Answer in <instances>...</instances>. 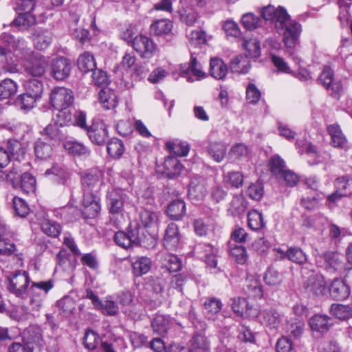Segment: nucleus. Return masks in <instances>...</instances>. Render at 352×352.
I'll use <instances>...</instances> for the list:
<instances>
[{"instance_id": "1", "label": "nucleus", "mask_w": 352, "mask_h": 352, "mask_svg": "<svg viewBox=\"0 0 352 352\" xmlns=\"http://www.w3.org/2000/svg\"><path fill=\"white\" fill-rule=\"evenodd\" d=\"M0 60L4 61V72H19V61H25V72L34 77L42 76L48 66V60L44 56H35L24 39L15 38L12 35L3 33L0 38Z\"/></svg>"}, {"instance_id": "2", "label": "nucleus", "mask_w": 352, "mask_h": 352, "mask_svg": "<svg viewBox=\"0 0 352 352\" xmlns=\"http://www.w3.org/2000/svg\"><path fill=\"white\" fill-rule=\"evenodd\" d=\"M25 148L17 140H9L6 148L0 146V166L6 167L11 160V157L16 161L24 158Z\"/></svg>"}, {"instance_id": "3", "label": "nucleus", "mask_w": 352, "mask_h": 352, "mask_svg": "<svg viewBox=\"0 0 352 352\" xmlns=\"http://www.w3.org/2000/svg\"><path fill=\"white\" fill-rule=\"evenodd\" d=\"M107 203L112 215L122 214L124 206L130 203V199L124 190L113 188L107 194Z\"/></svg>"}, {"instance_id": "4", "label": "nucleus", "mask_w": 352, "mask_h": 352, "mask_svg": "<svg viewBox=\"0 0 352 352\" xmlns=\"http://www.w3.org/2000/svg\"><path fill=\"white\" fill-rule=\"evenodd\" d=\"M258 315L261 324L272 332H276L283 322V316L273 307L261 309Z\"/></svg>"}, {"instance_id": "5", "label": "nucleus", "mask_w": 352, "mask_h": 352, "mask_svg": "<svg viewBox=\"0 0 352 352\" xmlns=\"http://www.w3.org/2000/svg\"><path fill=\"white\" fill-rule=\"evenodd\" d=\"M9 284L8 289L16 296H23L27 292L30 283L28 273L25 271H17L8 277Z\"/></svg>"}, {"instance_id": "6", "label": "nucleus", "mask_w": 352, "mask_h": 352, "mask_svg": "<svg viewBox=\"0 0 352 352\" xmlns=\"http://www.w3.org/2000/svg\"><path fill=\"white\" fill-rule=\"evenodd\" d=\"M23 341L32 352H41L44 347L41 329L38 326H30L24 331Z\"/></svg>"}, {"instance_id": "7", "label": "nucleus", "mask_w": 352, "mask_h": 352, "mask_svg": "<svg viewBox=\"0 0 352 352\" xmlns=\"http://www.w3.org/2000/svg\"><path fill=\"white\" fill-rule=\"evenodd\" d=\"M50 102L56 109L70 108L74 102L73 92L65 87L54 88L51 93Z\"/></svg>"}, {"instance_id": "8", "label": "nucleus", "mask_w": 352, "mask_h": 352, "mask_svg": "<svg viewBox=\"0 0 352 352\" xmlns=\"http://www.w3.org/2000/svg\"><path fill=\"white\" fill-rule=\"evenodd\" d=\"M72 63L65 57H57L51 62L50 73L57 80H64L70 74Z\"/></svg>"}, {"instance_id": "9", "label": "nucleus", "mask_w": 352, "mask_h": 352, "mask_svg": "<svg viewBox=\"0 0 352 352\" xmlns=\"http://www.w3.org/2000/svg\"><path fill=\"white\" fill-rule=\"evenodd\" d=\"M305 292L312 297L323 296L326 288L327 283L324 277L318 274L310 276L304 284Z\"/></svg>"}, {"instance_id": "10", "label": "nucleus", "mask_w": 352, "mask_h": 352, "mask_svg": "<svg viewBox=\"0 0 352 352\" xmlns=\"http://www.w3.org/2000/svg\"><path fill=\"white\" fill-rule=\"evenodd\" d=\"M318 80L332 96L339 94L342 91L341 82L333 78V72L329 66L324 67Z\"/></svg>"}, {"instance_id": "11", "label": "nucleus", "mask_w": 352, "mask_h": 352, "mask_svg": "<svg viewBox=\"0 0 352 352\" xmlns=\"http://www.w3.org/2000/svg\"><path fill=\"white\" fill-rule=\"evenodd\" d=\"M133 47L142 57L145 58L153 56L156 50V45L153 41L143 35L136 36L133 38Z\"/></svg>"}, {"instance_id": "12", "label": "nucleus", "mask_w": 352, "mask_h": 352, "mask_svg": "<svg viewBox=\"0 0 352 352\" xmlns=\"http://www.w3.org/2000/svg\"><path fill=\"white\" fill-rule=\"evenodd\" d=\"M335 186L336 191L327 197V200L331 203L336 202L350 192L352 189V179L348 176L338 177L335 181Z\"/></svg>"}, {"instance_id": "13", "label": "nucleus", "mask_w": 352, "mask_h": 352, "mask_svg": "<svg viewBox=\"0 0 352 352\" xmlns=\"http://www.w3.org/2000/svg\"><path fill=\"white\" fill-rule=\"evenodd\" d=\"M87 133L91 141L98 145L104 144L108 138L107 126L102 121L93 123L87 129Z\"/></svg>"}, {"instance_id": "14", "label": "nucleus", "mask_w": 352, "mask_h": 352, "mask_svg": "<svg viewBox=\"0 0 352 352\" xmlns=\"http://www.w3.org/2000/svg\"><path fill=\"white\" fill-rule=\"evenodd\" d=\"M132 273L135 276H142L151 269L152 261L144 256H136L130 258Z\"/></svg>"}, {"instance_id": "15", "label": "nucleus", "mask_w": 352, "mask_h": 352, "mask_svg": "<svg viewBox=\"0 0 352 352\" xmlns=\"http://www.w3.org/2000/svg\"><path fill=\"white\" fill-rule=\"evenodd\" d=\"M331 318L325 314H315L309 320V324L313 331L326 333L332 326Z\"/></svg>"}, {"instance_id": "16", "label": "nucleus", "mask_w": 352, "mask_h": 352, "mask_svg": "<svg viewBox=\"0 0 352 352\" xmlns=\"http://www.w3.org/2000/svg\"><path fill=\"white\" fill-rule=\"evenodd\" d=\"M180 234L177 225L171 223L168 225L163 239L164 246L170 250H175L179 243Z\"/></svg>"}, {"instance_id": "17", "label": "nucleus", "mask_w": 352, "mask_h": 352, "mask_svg": "<svg viewBox=\"0 0 352 352\" xmlns=\"http://www.w3.org/2000/svg\"><path fill=\"white\" fill-rule=\"evenodd\" d=\"M318 266L327 270L336 271L341 266V260L339 254L333 252H328L316 258Z\"/></svg>"}, {"instance_id": "18", "label": "nucleus", "mask_w": 352, "mask_h": 352, "mask_svg": "<svg viewBox=\"0 0 352 352\" xmlns=\"http://www.w3.org/2000/svg\"><path fill=\"white\" fill-rule=\"evenodd\" d=\"M261 14L265 20L274 21L276 27L282 25L284 19L287 18V12L283 8H275L270 5L263 8Z\"/></svg>"}, {"instance_id": "19", "label": "nucleus", "mask_w": 352, "mask_h": 352, "mask_svg": "<svg viewBox=\"0 0 352 352\" xmlns=\"http://www.w3.org/2000/svg\"><path fill=\"white\" fill-rule=\"evenodd\" d=\"M8 231L5 223L0 219V254L10 256L16 251L14 243L8 238Z\"/></svg>"}, {"instance_id": "20", "label": "nucleus", "mask_w": 352, "mask_h": 352, "mask_svg": "<svg viewBox=\"0 0 352 352\" xmlns=\"http://www.w3.org/2000/svg\"><path fill=\"white\" fill-rule=\"evenodd\" d=\"M329 294L334 300H345L350 294L349 287L344 280L336 278L330 285Z\"/></svg>"}, {"instance_id": "21", "label": "nucleus", "mask_w": 352, "mask_h": 352, "mask_svg": "<svg viewBox=\"0 0 352 352\" xmlns=\"http://www.w3.org/2000/svg\"><path fill=\"white\" fill-rule=\"evenodd\" d=\"M327 131L331 138V144L334 147L347 150L349 145L345 135L339 125L333 124L327 127Z\"/></svg>"}, {"instance_id": "22", "label": "nucleus", "mask_w": 352, "mask_h": 352, "mask_svg": "<svg viewBox=\"0 0 352 352\" xmlns=\"http://www.w3.org/2000/svg\"><path fill=\"white\" fill-rule=\"evenodd\" d=\"M277 252L280 254V258L282 259L287 258L293 263L302 265L307 261V254L300 248L292 247L286 252L277 249Z\"/></svg>"}, {"instance_id": "23", "label": "nucleus", "mask_w": 352, "mask_h": 352, "mask_svg": "<svg viewBox=\"0 0 352 352\" xmlns=\"http://www.w3.org/2000/svg\"><path fill=\"white\" fill-rule=\"evenodd\" d=\"M232 309L234 313L241 317H256L258 316V311L249 307L247 300L243 298L233 299Z\"/></svg>"}, {"instance_id": "24", "label": "nucleus", "mask_w": 352, "mask_h": 352, "mask_svg": "<svg viewBox=\"0 0 352 352\" xmlns=\"http://www.w3.org/2000/svg\"><path fill=\"white\" fill-rule=\"evenodd\" d=\"M82 213L87 218H94L99 213L100 206L92 193L85 194L82 199Z\"/></svg>"}, {"instance_id": "25", "label": "nucleus", "mask_w": 352, "mask_h": 352, "mask_svg": "<svg viewBox=\"0 0 352 352\" xmlns=\"http://www.w3.org/2000/svg\"><path fill=\"white\" fill-rule=\"evenodd\" d=\"M54 144L47 142V139L38 138L34 143V153L36 157L41 160H47L53 154Z\"/></svg>"}, {"instance_id": "26", "label": "nucleus", "mask_w": 352, "mask_h": 352, "mask_svg": "<svg viewBox=\"0 0 352 352\" xmlns=\"http://www.w3.org/2000/svg\"><path fill=\"white\" fill-rule=\"evenodd\" d=\"M244 290L250 297L261 298L263 296V286L258 278L248 276L244 285Z\"/></svg>"}, {"instance_id": "27", "label": "nucleus", "mask_w": 352, "mask_h": 352, "mask_svg": "<svg viewBox=\"0 0 352 352\" xmlns=\"http://www.w3.org/2000/svg\"><path fill=\"white\" fill-rule=\"evenodd\" d=\"M228 66L219 58H212L210 59V74L211 76L217 80H223L228 74Z\"/></svg>"}, {"instance_id": "28", "label": "nucleus", "mask_w": 352, "mask_h": 352, "mask_svg": "<svg viewBox=\"0 0 352 352\" xmlns=\"http://www.w3.org/2000/svg\"><path fill=\"white\" fill-rule=\"evenodd\" d=\"M207 151L213 160L219 163L222 162L226 157L227 146L223 142H213L208 144Z\"/></svg>"}, {"instance_id": "29", "label": "nucleus", "mask_w": 352, "mask_h": 352, "mask_svg": "<svg viewBox=\"0 0 352 352\" xmlns=\"http://www.w3.org/2000/svg\"><path fill=\"white\" fill-rule=\"evenodd\" d=\"M167 215L173 220H179L186 214V204L182 199L173 201L166 210Z\"/></svg>"}, {"instance_id": "30", "label": "nucleus", "mask_w": 352, "mask_h": 352, "mask_svg": "<svg viewBox=\"0 0 352 352\" xmlns=\"http://www.w3.org/2000/svg\"><path fill=\"white\" fill-rule=\"evenodd\" d=\"M222 303L220 300L216 298H210L204 303V314L206 317L212 320H215L217 315L220 313Z\"/></svg>"}, {"instance_id": "31", "label": "nucleus", "mask_w": 352, "mask_h": 352, "mask_svg": "<svg viewBox=\"0 0 352 352\" xmlns=\"http://www.w3.org/2000/svg\"><path fill=\"white\" fill-rule=\"evenodd\" d=\"M276 28L278 30H283V36H299L301 32V25L300 23L292 21L287 13V18L284 19L282 25H277Z\"/></svg>"}, {"instance_id": "32", "label": "nucleus", "mask_w": 352, "mask_h": 352, "mask_svg": "<svg viewBox=\"0 0 352 352\" xmlns=\"http://www.w3.org/2000/svg\"><path fill=\"white\" fill-rule=\"evenodd\" d=\"M164 173L169 178H174L181 174L183 166L175 157H167L164 162Z\"/></svg>"}, {"instance_id": "33", "label": "nucleus", "mask_w": 352, "mask_h": 352, "mask_svg": "<svg viewBox=\"0 0 352 352\" xmlns=\"http://www.w3.org/2000/svg\"><path fill=\"white\" fill-rule=\"evenodd\" d=\"M250 67V60L246 56H237L230 62V69L234 73L245 74L249 72Z\"/></svg>"}, {"instance_id": "34", "label": "nucleus", "mask_w": 352, "mask_h": 352, "mask_svg": "<svg viewBox=\"0 0 352 352\" xmlns=\"http://www.w3.org/2000/svg\"><path fill=\"white\" fill-rule=\"evenodd\" d=\"M34 43L40 50L47 48L52 41V34L48 30H36L34 34Z\"/></svg>"}, {"instance_id": "35", "label": "nucleus", "mask_w": 352, "mask_h": 352, "mask_svg": "<svg viewBox=\"0 0 352 352\" xmlns=\"http://www.w3.org/2000/svg\"><path fill=\"white\" fill-rule=\"evenodd\" d=\"M102 173L98 170H94L87 173L82 178V184L87 191H91L98 188L101 184Z\"/></svg>"}, {"instance_id": "36", "label": "nucleus", "mask_w": 352, "mask_h": 352, "mask_svg": "<svg viewBox=\"0 0 352 352\" xmlns=\"http://www.w3.org/2000/svg\"><path fill=\"white\" fill-rule=\"evenodd\" d=\"M18 89L17 83L10 78H6L0 82V98L8 99L14 96Z\"/></svg>"}, {"instance_id": "37", "label": "nucleus", "mask_w": 352, "mask_h": 352, "mask_svg": "<svg viewBox=\"0 0 352 352\" xmlns=\"http://www.w3.org/2000/svg\"><path fill=\"white\" fill-rule=\"evenodd\" d=\"M63 146L65 149L74 156H87L90 153L87 146L75 140L66 141Z\"/></svg>"}, {"instance_id": "38", "label": "nucleus", "mask_w": 352, "mask_h": 352, "mask_svg": "<svg viewBox=\"0 0 352 352\" xmlns=\"http://www.w3.org/2000/svg\"><path fill=\"white\" fill-rule=\"evenodd\" d=\"M190 352H210V344L204 335H196L192 338Z\"/></svg>"}, {"instance_id": "39", "label": "nucleus", "mask_w": 352, "mask_h": 352, "mask_svg": "<svg viewBox=\"0 0 352 352\" xmlns=\"http://www.w3.org/2000/svg\"><path fill=\"white\" fill-rule=\"evenodd\" d=\"M77 65L80 71L86 73L94 71L96 69V63L91 54L84 52L78 57Z\"/></svg>"}, {"instance_id": "40", "label": "nucleus", "mask_w": 352, "mask_h": 352, "mask_svg": "<svg viewBox=\"0 0 352 352\" xmlns=\"http://www.w3.org/2000/svg\"><path fill=\"white\" fill-rule=\"evenodd\" d=\"M173 23L167 19L155 21L151 25V32L155 36L166 35L170 33Z\"/></svg>"}, {"instance_id": "41", "label": "nucleus", "mask_w": 352, "mask_h": 352, "mask_svg": "<svg viewBox=\"0 0 352 352\" xmlns=\"http://www.w3.org/2000/svg\"><path fill=\"white\" fill-rule=\"evenodd\" d=\"M98 98L103 107L107 109L114 108L117 105L116 97L109 88H102L98 93Z\"/></svg>"}, {"instance_id": "42", "label": "nucleus", "mask_w": 352, "mask_h": 352, "mask_svg": "<svg viewBox=\"0 0 352 352\" xmlns=\"http://www.w3.org/2000/svg\"><path fill=\"white\" fill-rule=\"evenodd\" d=\"M166 147L170 152L178 156H186L188 154L190 147L187 142L179 140L168 141Z\"/></svg>"}, {"instance_id": "43", "label": "nucleus", "mask_w": 352, "mask_h": 352, "mask_svg": "<svg viewBox=\"0 0 352 352\" xmlns=\"http://www.w3.org/2000/svg\"><path fill=\"white\" fill-rule=\"evenodd\" d=\"M159 220V213L152 212L148 210H142L139 214V222L142 226L151 228L157 224Z\"/></svg>"}, {"instance_id": "44", "label": "nucleus", "mask_w": 352, "mask_h": 352, "mask_svg": "<svg viewBox=\"0 0 352 352\" xmlns=\"http://www.w3.org/2000/svg\"><path fill=\"white\" fill-rule=\"evenodd\" d=\"M162 264L170 272H175L181 270L182 262L180 259L174 254H165L162 257Z\"/></svg>"}, {"instance_id": "45", "label": "nucleus", "mask_w": 352, "mask_h": 352, "mask_svg": "<svg viewBox=\"0 0 352 352\" xmlns=\"http://www.w3.org/2000/svg\"><path fill=\"white\" fill-rule=\"evenodd\" d=\"M170 327V320L162 314H157L152 321V327L156 333L163 336L166 333Z\"/></svg>"}, {"instance_id": "46", "label": "nucleus", "mask_w": 352, "mask_h": 352, "mask_svg": "<svg viewBox=\"0 0 352 352\" xmlns=\"http://www.w3.org/2000/svg\"><path fill=\"white\" fill-rule=\"evenodd\" d=\"M128 234L131 238L133 245H138L141 243L145 236V230L138 222L131 223L128 229Z\"/></svg>"}, {"instance_id": "47", "label": "nucleus", "mask_w": 352, "mask_h": 352, "mask_svg": "<svg viewBox=\"0 0 352 352\" xmlns=\"http://www.w3.org/2000/svg\"><path fill=\"white\" fill-rule=\"evenodd\" d=\"M249 149L242 143L233 145L228 153L229 158L232 160H241L248 157Z\"/></svg>"}, {"instance_id": "48", "label": "nucleus", "mask_w": 352, "mask_h": 352, "mask_svg": "<svg viewBox=\"0 0 352 352\" xmlns=\"http://www.w3.org/2000/svg\"><path fill=\"white\" fill-rule=\"evenodd\" d=\"M54 119V123L59 126H68L73 124V114L70 108L59 109Z\"/></svg>"}, {"instance_id": "49", "label": "nucleus", "mask_w": 352, "mask_h": 352, "mask_svg": "<svg viewBox=\"0 0 352 352\" xmlns=\"http://www.w3.org/2000/svg\"><path fill=\"white\" fill-rule=\"evenodd\" d=\"M43 232L52 237L58 236L61 232L60 226L53 220L45 219L41 223Z\"/></svg>"}, {"instance_id": "50", "label": "nucleus", "mask_w": 352, "mask_h": 352, "mask_svg": "<svg viewBox=\"0 0 352 352\" xmlns=\"http://www.w3.org/2000/svg\"><path fill=\"white\" fill-rule=\"evenodd\" d=\"M330 311L332 315L340 320H347L352 316V309L349 305L333 304Z\"/></svg>"}, {"instance_id": "51", "label": "nucleus", "mask_w": 352, "mask_h": 352, "mask_svg": "<svg viewBox=\"0 0 352 352\" xmlns=\"http://www.w3.org/2000/svg\"><path fill=\"white\" fill-rule=\"evenodd\" d=\"M230 254L232 258L239 264L243 265L248 260L246 249L241 245L230 244Z\"/></svg>"}, {"instance_id": "52", "label": "nucleus", "mask_w": 352, "mask_h": 352, "mask_svg": "<svg viewBox=\"0 0 352 352\" xmlns=\"http://www.w3.org/2000/svg\"><path fill=\"white\" fill-rule=\"evenodd\" d=\"M107 152L113 158H120L124 151L123 142L118 139H111L107 144Z\"/></svg>"}, {"instance_id": "53", "label": "nucleus", "mask_w": 352, "mask_h": 352, "mask_svg": "<svg viewBox=\"0 0 352 352\" xmlns=\"http://www.w3.org/2000/svg\"><path fill=\"white\" fill-rule=\"evenodd\" d=\"M249 227L253 230H258L264 226L263 215L256 210H250L248 214Z\"/></svg>"}, {"instance_id": "54", "label": "nucleus", "mask_w": 352, "mask_h": 352, "mask_svg": "<svg viewBox=\"0 0 352 352\" xmlns=\"http://www.w3.org/2000/svg\"><path fill=\"white\" fill-rule=\"evenodd\" d=\"M36 186V180L34 177L28 173L21 175L19 179V186L22 191L25 193L34 192Z\"/></svg>"}, {"instance_id": "55", "label": "nucleus", "mask_w": 352, "mask_h": 352, "mask_svg": "<svg viewBox=\"0 0 352 352\" xmlns=\"http://www.w3.org/2000/svg\"><path fill=\"white\" fill-rule=\"evenodd\" d=\"M270 169L272 173L277 177H280V175L287 169L285 162L278 155H274L270 160Z\"/></svg>"}, {"instance_id": "56", "label": "nucleus", "mask_w": 352, "mask_h": 352, "mask_svg": "<svg viewBox=\"0 0 352 352\" xmlns=\"http://www.w3.org/2000/svg\"><path fill=\"white\" fill-rule=\"evenodd\" d=\"M58 125L50 124L43 130V133L40 138L47 139V142L53 144L57 143L60 137V130L58 128Z\"/></svg>"}, {"instance_id": "57", "label": "nucleus", "mask_w": 352, "mask_h": 352, "mask_svg": "<svg viewBox=\"0 0 352 352\" xmlns=\"http://www.w3.org/2000/svg\"><path fill=\"white\" fill-rule=\"evenodd\" d=\"M37 100L38 98L25 92L18 96L16 104L21 109L30 110L34 107Z\"/></svg>"}, {"instance_id": "58", "label": "nucleus", "mask_w": 352, "mask_h": 352, "mask_svg": "<svg viewBox=\"0 0 352 352\" xmlns=\"http://www.w3.org/2000/svg\"><path fill=\"white\" fill-rule=\"evenodd\" d=\"M243 47L251 58H258L261 55V45L257 38L244 41Z\"/></svg>"}, {"instance_id": "59", "label": "nucleus", "mask_w": 352, "mask_h": 352, "mask_svg": "<svg viewBox=\"0 0 352 352\" xmlns=\"http://www.w3.org/2000/svg\"><path fill=\"white\" fill-rule=\"evenodd\" d=\"M19 13L17 18L13 23L19 28L25 30L29 26L32 25L36 22V18L34 15L30 13Z\"/></svg>"}, {"instance_id": "60", "label": "nucleus", "mask_w": 352, "mask_h": 352, "mask_svg": "<svg viewBox=\"0 0 352 352\" xmlns=\"http://www.w3.org/2000/svg\"><path fill=\"white\" fill-rule=\"evenodd\" d=\"M25 92L39 99L43 93V84L36 79L28 80L25 84Z\"/></svg>"}, {"instance_id": "61", "label": "nucleus", "mask_w": 352, "mask_h": 352, "mask_svg": "<svg viewBox=\"0 0 352 352\" xmlns=\"http://www.w3.org/2000/svg\"><path fill=\"white\" fill-rule=\"evenodd\" d=\"M223 181L232 187L239 188L243 184V177L242 174L238 171L228 172L224 175Z\"/></svg>"}, {"instance_id": "62", "label": "nucleus", "mask_w": 352, "mask_h": 352, "mask_svg": "<svg viewBox=\"0 0 352 352\" xmlns=\"http://www.w3.org/2000/svg\"><path fill=\"white\" fill-rule=\"evenodd\" d=\"M266 284L271 286H276L281 283L283 276L274 268L270 267L264 276Z\"/></svg>"}, {"instance_id": "63", "label": "nucleus", "mask_w": 352, "mask_h": 352, "mask_svg": "<svg viewBox=\"0 0 352 352\" xmlns=\"http://www.w3.org/2000/svg\"><path fill=\"white\" fill-rule=\"evenodd\" d=\"M13 208L15 213L21 217H25L30 212L28 204L21 198L14 197L12 199Z\"/></svg>"}, {"instance_id": "64", "label": "nucleus", "mask_w": 352, "mask_h": 352, "mask_svg": "<svg viewBox=\"0 0 352 352\" xmlns=\"http://www.w3.org/2000/svg\"><path fill=\"white\" fill-rule=\"evenodd\" d=\"M113 239L118 246L126 250L133 245L131 238L129 236L128 232L118 231L115 233Z\"/></svg>"}]
</instances>
